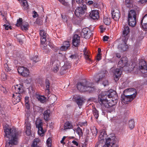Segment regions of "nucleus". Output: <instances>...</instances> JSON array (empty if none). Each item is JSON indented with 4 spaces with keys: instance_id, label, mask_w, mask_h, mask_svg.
<instances>
[{
    "instance_id": "52",
    "label": "nucleus",
    "mask_w": 147,
    "mask_h": 147,
    "mask_svg": "<svg viewBox=\"0 0 147 147\" xmlns=\"http://www.w3.org/2000/svg\"><path fill=\"white\" fill-rule=\"evenodd\" d=\"M5 69L6 71H10L11 69L9 68V67L8 66V65L6 64L5 65V66H4Z\"/></svg>"
},
{
    "instance_id": "59",
    "label": "nucleus",
    "mask_w": 147,
    "mask_h": 147,
    "mask_svg": "<svg viewBox=\"0 0 147 147\" xmlns=\"http://www.w3.org/2000/svg\"><path fill=\"white\" fill-rule=\"evenodd\" d=\"M72 142L75 145L77 146V147H78V143L77 142L74 140H73L72 141Z\"/></svg>"
},
{
    "instance_id": "26",
    "label": "nucleus",
    "mask_w": 147,
    "mask_h": 147,
    "mask_svg": "<svg viewBox=\"0 0 147 147\" xmlns=\"http://www.w3.org/2000/svg\"><path fill=\"white\" fill-rule=\"evenodd\" d=\"M103 22L106 25H108L110 24L111 22V19L110 18L105 16L103 19Z\"/></svg>"
},
{
    "instance_id": "44",
    "label": "nucleus",
    "mask_w": 147,
    "mask_h": 147,
    "mask_svg": "<svg viewBox=\"0 0 147 147\" xmlns=\"http://www.w3.org/2000/svg\"><path fill=\"white\" fill-rule=\"evenodd\" d=\"M69 57L71 59H75L78 58V56L77 54H74L71 55Z\"/></svg>"
},
{
    "instance_id": "7",
    "label": "nucleus",
    "mask_w": 147,
    "mask_h": 147,
    "mask_svg": "<svg viewBox=\"0 0 147 147\" xmlns=\"http://www.w3.org/2000/svg\"><path fill=\"white\" fill-rule=\"evenodd\" d=\"M128 20L129 26L133 27L136 25V15L134 10H131L129 11L128 15Z\"/></svg>"
},
{
    "instance_id": "43",
    "label": "nucleus",
    "mask_w": 147,
    "mask_h": 147,
    "mask_svg": "<svg viewBox=\"0 0 147 147\" xmlns=\"http://www.w3.org/2000/svg\"><path fill=\"white\" fill-rule=\"evenodd\" d=\"M36 22V24L39 25H41L42 24V20L41 18H37Z\"/></svg>"
},
{
    "instance_id": "41",
    "label": "nucleus",
    "mask_w": 147,
    "mask_h": 147,
    "mask_svg": "<svg viewBox=\"0 0 147 147\" xmlns=\"http://www.w3.org/2000/svg\"><path fill=\"white\" fill-rule=\"evenodd\" d=\"M23 22L22 19V18H20L17 21V23L16 24V26H21Z\"/></svg>"
},
{
    "instance_id": "62",
    "label": "nucleus",
    "mask_w": 147,
    "mask_h": 147,
    "mask_svg": "<svg viewBox=\"0 0 147 147\" xmlns=\"http://www.w3.org/2000/svg\"><path fill=\"white\" fill-rule=\"evenodd\" d=\"M99 138H100L101 139V140L104 139V136L102 134V133H101L100 134V135Z\"/></svg>"
},
{
    "instance_id": "19",
    "label": "nucleus",
    "mask_w": 147,
    "mask_h": 147,
    "mask_svg": "<svg viewBox=\"0 0 147 147\" xmlns=\"http://www.w3.org/2000/svg\"><path fill=\"white\" fill-rule=\"evenodd\" d=\"M112 14L113 18L115 20H118L120 16V13L118 10H114L112 12Z\"/></svg>"
},
{
    "instance_id": "60",
    "label": "nucleus",
    "mask_w": 147,
    "mask_h": 147,
    "mask_svg": "<svg viewBox=\"0 0 147 147\" xmlns=\"http://www.w3.org/2000/svg\"><path fill=\"white\" fill-rule=\"evenodd\" d=\"M147 0H139V2L142 3H143L146 2Z\"/></svg>"
},
{
    "instance_id": "53",
    "label": "nucleus",
    "mask_w": 147,
    "mask_h": 147,
    "mask_svg": "<svg viewBox=\"0 0 147 147\" xmlns=\"http://www.w3.org/2000/svg\"><path fill=\"white\" fill-rule=\"evenodd\" d=\"M84 57L86 60H88L90 61H91V60L89 58L88 54L84 55Z\"/></svg>"
},
{
    "instance_id": "14",
    "label": "nucleus",
    "mask_w": 147,
    "mask_h": 147,
    "mask_svg": "<svg viewBox=\"0 0 147 147\" xmlns=\"http://www.w3.org/2000/svg\"><path fill=\"white\" fill-rule=\"evenodd\" d=\"M18 73L24 77H27L29 74V71L27 68L23 66L19 67L18 69Z\"/></svg>"
},
{
    "instance_id": "57",
    "label": "nucleus",
    "mask_w": 147,
    "mask_h": 147,
    "mask_svg": "<svg viewBox=\"0 0 147 147\" xmlns=\"http://www.w3.org/2000/svg\"><path fill=\"white\" fill-rule=\"evenodd\" d=\"M144 20V22H145L147 23V18H144V17H143L141 21V23H142L143 21Z\"/></svg>"
},
{
    "instance_id": "22",
    "label": "nucleus",
    "mask_w": 147,
    "mask_h": 147,
    "mask_svg": "<svg viewBox=\"0 0 147 147\" xmlns=\"http://www.w3.org/2000/svg\"><path fill=\"white\" fill-rule=\"evenodd\" d=\"M120 69H120H117L114 72V74L115 76L114 80L116 82L118 80L121 74V71L120 70Z\"/></svg>"
},
{
    "instance_id": "55",
    "label": "nucleus",
    "mask_w": 147,
    "mask_h": 147,
    "mask_svg": "<svg viewBox=\"0 0 147 147\" xmlns=\"http://www.w3.org/2000/svg\"><path fill=\"white\" fill-rule=\"evenodd\" d=\"M109 38L108 36H105L103 37V40L104 41H107L108 40V39Z\"/></svg>"
},
{
    "instance_id": "34",
    "label": "nucleus",
    "mask_w": 147,
    "mask_h": 147,
    "mask_svg": "<svg viewBox=\"0 0 147 147\" xmlns=\"http://www.w3.org/2000/svg\"><path fill=\"white\" fill-rule=\"evenodd\" d=\"M112 102H113L111 101V102H108V103H110V106L108 108L109 109V110L111 111H113L115 110V104L116 103L115 102L114 103L112 104Z\"/></svg>"
},
{
    "instance_id": "17",
    "label": "nucleus",
    "mask_w": 147,
    "mask_h": 147,
    "mask_svg": "<svg viewBox=\"0 0 147 147\" xmlns=\"http://www.w3.org/2000/svg\"><path fill=\"white\" fill-rule=\"evenodd\" d=\"M80 36L78 34L74 35L72 40L73 45L76 47L79 45L80 42Z\"/></svg>"
},
{
    "instance_id": "23",
    "label": "nucleus",
    "mask_w": 147,
    "mask_h": 147,
    "mask_svg": "<svg viewBox=\"0 0 147 147\" xmlns=\"http://www.w3.org/2000/svg\"><path fill=\"white\" fill-rule=\"evenodd\" d=\"M139 67L141 69L147 70V65L145 60L142 59L140 60L139 63Z\"/></svg>"
},
{
    "instance_id": "38",
    "label": "nucleus",
    "mask_w": 147,
    "mask_h": 147,
    "mask_svg": "<svg viewBox=\"0 0 147 147\" xmlns=\"http://www.w3.org/2000/svg\"><path fill=\"white\" fill-rule=\"evenodd\" d=\"M45 83L46 86V89L47 91V92L49 93V88L50 86V83L49 81L48 80H46Z\"/></svg>"
},
{
    "instance_id": "50",
    "label": "nucleus",
    "mask_w": 147,
    "mask_h": 147,
    "mask_svg": "<svg viewBox=\"0 0 147 147\" xmlns=\"http://www.w3.org/2000/svg\"><path fill=\"white\" fill-rule=\"evenodd\" d=\"M1 77L3 81H4L6 79V76L4 73L2 74Z\"/></svg>"
},
{
    "instance_id": "47",
    "label": "nucleus",
    "mask_w": 147,
    "mask_h": 147,
    "mask_svg": "<svg viewBox=\"0 0 147 147\" xmlns=\"http://www.w3.org/2000/svg\"><path fill=\"white\" fill-rule=\"evenodd\" d=\"M59 2L61 3L62 4L64 5L67 6L68 5V3L65 1V0H58Z\"/></svg>"
},
{
    "instance_id": "48",
    "label": "nucleus",
    "mask_w": 147,
    "mask_h": 147,
    "mask_svg": "<svg viewBox=\"0 0 147 147\" xmlns=\"http://www.w3.org/2000/svg\"><path fill=\"white\" fill-rule=\"evenodd\" d=\"M102 84L104 86H108L109 84V83L108 80H107L105 79L104 80L102 83Z\"/></svg>"
},
{
    "instance_id": "49",
    "label": "nucleus",
    "mask_w": 147,
    "mask_h": 147,
    "mask_svg": "<svg viewBox=\"0 0 147 147\" xmlns=\"http://www.w3.org/2000/svg\"><path fill=\"white\" fill-rule=\"evenodd\" d=\"M33 60L34 62L35 63L38 62L39 61V59L38 58V57L37 56H35L33 58Z\"/></svg>"
},
{
    "instance_id": "61",
    "label": "nucleus",
    "mask_w": 147,
    "mask_h": 147,
    "mask_svg": "<svg viewBox=\"0 0 147 147\" xmlns=\"http://www.w3.org/2000/svg\"><path fill=\"white\" fill-rule=\"evenodd\" d=\"M76 1L78 4H82L83 2V0H76Z\"/></svg>"
},
{
    "instance_id": "33",
    "label": "nucleus",
    "mask_w": 147,
    "mask_h": 147,
    "mask_svg": "<svg viewBox=\"0 0 147 147\" xmlns=\"http://www.w3.org/2000/svg\"><path fill=\"white\" fill-rule=\"evenodd\" d=\"M64 129L63 130L70 129L72 128V126L71 123L69 122H66L64 125Z\"/></svg>"
},
{
    "instance_id": "11",
    "label": "nucleus",
    "mask_w": 147,
    "mask_h": 147,
    "mask_svg": "<svg viewBox=\"0 0 147 147\" xmlns=\"http://www.w3.org/2000/svg\"><path fill=\"white\" fill-rule=\"evenodd\" d=\"M36 127L38 129V133L41 136H42L44 133L42 126L43 123L41 119L39 118H38L36 122Z\"/></svg>"
},
{
    "instance_id": "45",
    "label": "nucleus",
    "mask_w": 147,
    "mask_h": 147,
    "mask_svg": "<svg viewBox=\"0 0 147 147\" xmlns=\"http://www.w3.org/2000/svg\"><path fill=\"white\" fill-rule=\"evenodd\" d=\"M142 24L141 23L143 29L145 31H147V23L144 22L143 24Z\"/></svg>"
},
{
    "instance_id": "32",
    "label": "nucleus",
    "mask_w": 147,
    "mask_h": 147,
    "mask_svg": "<svg viewBox=\"0 0 147 147\" xmlns=\"http://www.w3.org/2000/svg\"><path fill=\"white\" fill-rule=\"evenodd\" d=\"M105 73H103L100 74V75L99 76V78H98V76H97V77H98L97 78H95L94 80L95 81L98 82L100 80L102 79L105 76Z\"/></svg>"
},
{
    "instance_id": "9",
    "label": "nucleus",
    "mask_w": 147,
    "mask_h": 147,
    "mask_svg": "<svg viewBox=\"0 0 147 147\" xmlns=\"http://www.w3.org/2000/svg\"><path fill=\"white\" fill-rule=\"evenodd\" d=\"M53 71L54 72H57L59 70L60 62L55 57H52L50 62Z\"/></svg>"
},
{
    "instance_id": "29",
    "label": "nucleus",
    "mask_w": 147,
    "mask_h": 147,
    "mask_svg": "<svg viewBox=\"0 0 147 147\" xmlns=\"http://www.w3.org/2000/svg\"><path fill=\"white\" fill-rule=\"evenodd\" d=\"M29 97L26 96L25 98V102L26 108L29 110L30 108V105L29 102Z\"/></svg>"
},
{
    "instance_id": "51",
    "label": "nucleus",
    "mask_w": 147,
    "mask_h": 147,
    "mask_svg": "<svg viewBox=\"0 0 147 147\" xmlns=\"http://www.w3.org/2000/svg\"><path fill=\"white\" fill-rule=\"evenodd\" d=\"M3 26L5 27V29L6 30H8L9 28L10 29H11V27L10 26H9L8 25H7L5 24H4L3 25Z\"/></svg>"
},
{
    "instance_id": "37",
    "label": "nucleus",
    "mask_w": 147,
    "mask_h": 147,
    "mask_svg": "<svg viewBox=\"0 0 147 147\" xmlns=\"http://www.w3.org/2000/svg\"><path fill=\"white\" fill-rule=\"evenodd\" d=\"M92 111L93 114L95 117L96 119H97L99 116L98 111L95 108L93 109Z\"/></svg>"
},
{
    "instance_id": "4",
    "label": "nucleus",
    "mask_w": 147,
    "mask_h": 147,
    "mask_svg": "<svg viewBox=\"0 0 147 147\" xmlns=\"http://www.w3.org/2000/svg\"><path fill=\"white\" fill-rule=\"evenodd\" d=\"M127 90L128 92H132V94L130 95H125L124 94L121 97V100L122 102L125 103L127 104L128 102H130L132 101L135 97L137 94L136 90L134 88H129L126 89L125 91H126Z\"/></svg>"
},
{
    "instance_id": "25",
    "label": "nucleus",
    "mask_w": 147,
    "mask_h": 147,
    "mask_svg": "<svg viewBox=\"0 0 147 147\" xmlns=\"http://www.w3.org/2000/svg\"><path fill=\"white\" fill-rule=\"evenodd\" d=\"M124 29L123 31V36L124 38L127 36L130 32V30L129 27L127 25H125L123 27Z\"/></svg>"
},
{
    "instance_id": "63",
    "label": "nucleus",
    "mask_w": 147,
    "mask_h": 147,
    "mask_svg": "<svg viewBox=\"0 0 147 147\" xmlns=\"http://www.w3.org/2000/svg\"><path fill=\"white\" fill-rule=\"evenodd\" d=\"M93 5L95 7H97L98 6V4L96 2H94V3H93Z\"/></svg>"
},
{
    "instance_id": "12",
    "label": "nucleus",
    "mask_w": 147,
    "mask_h": 147,
    "mask_svg": "<svg viewBox=\"0 0 147 147\" xmlns=\"http://www.w3.org/2000/svg\"><path fill=\"white\" fill-rule=\"evenodd\" d=\"M129 65L128 59L125 57L121 58L118 63V67L121 69L128 67Z\"/></svg>"
},
{
    "instance_id": "2",
    "label": "nucleus",
    "mask_w": 147,
    "mask_h": 147,
    "mask_svg": "<svg viewBox=\"0 0 147 147\" xmlns=\"http://www.w3.org/2000/svg\"><path fill=\"white\" fill-rule=\"evenodd\" d=\"M12 90L14 92L13 97L15 99V101L18 103L20 101L24 94L23 86L20 84L12 86Z\"/></svg>"
},
{
    "instance_id": "6",
    "label": "nucleus",
    "mask_w": 147,
    "mask_h": 147,
    "mask_svg": "<svg viewBox=\"0 0 147 147\" xmlns=\"http://www.w3.org/2000/svg\"><path fill=\"white\" fill-rule=\"evenodd\" d=\"M106 94V93H101L98 96V102L103 108H109L110 106V103H108L107 97L105 94Z\"/></svg>"
},
{
    "instance_id": "20",
    "label": "nucleus",
    "mask_w": 147,
    "mask_h": 147,
    "mask_svg": "<svg viewBox=\"0 0 147 147\" xmlns=\"http://www.w3.org/2000/svg\"><path fill=\"white\" fill-rule=\"evenodd\" d=\"M25 124L26 127V134L28 136H29L31 133V124L28 120H26L25 122Z\"/></svg>"
},
{
    "instance_id": "15",
    "label": "nucleus",
    "mask_w": 147,
    "mask_h": 147,
    "mask_svg": "<svg viewBox=\"0 0 147 147\" xmlns=\"http://www.w3.org/2000/svg\"><path fill=\"white\" fill-rule=\"evenodd\" d=\"M92 34L91 32L88 28H84L83 29L81 33V35L82 37L86 39L89 38Z\"/></svg>"
},
{
    "instance_id": "13",
    "label": "nucleus",
    "mask_w": 147,
    "mask_h": 147,
    "mask_svg": "<svg viewBox=\"0 0 147 147\" xmlns=\"http://www.w3.org/2000/svg\"><path fill=\"white\" fill-rule=\"evenodd\" d=\"M104 93H106V96L109 98H112V102L115 101V103H117L118 98L117 95L115 91H113L110 92H105Z\"/></svg>"
},
{
    "instance_id": "42",
    "label": "nucleus",
    "mask_w": 147,
    "mask_h": 147,
    "mask_svg": "<svg viewBox=\"0 0 147 147\" xmlns=\"http://www.w3.org/2000/svg\"><path fill=\"white\" fill-rule=\"evenodd\" d=\"M66 70L64 67H62L60 70V74L61 75H63L66 72Z\"/></svg>"
},
{
    "instance_id": "3",
    "label": "nucleus",
    "mask_w": 147,
    "mask_h": 147,
    "mask_svg": "<svg viewBox=\"0 0 147 147\" xmlns=\"http://www.w3.org/2000/svg\"><path fill=\"white\" fill-rule=\"evenodd\" d=\"M77 88L79 90L82 92L88 91L91 92L94 90V88L92 86V83L86 80L78 83Z\"/></svg>"
},
{
    "instance_id": "64",
    "label": "nucleus",
    "mask_w": 147,
    "mask_h": 147,
    "mask_svg": "<svg viewBox=\"0 0 147 147\" xmlns=\"http://www.w3.org/2000/svg\"><path fill=\"white\" fill-rule=\"evenodd\" d=\"M103 147H112V146L109 145H108V144H107L105 143V144L104 145Z\"/></svg>"
},
{
    "instance_id": "40",
    "label": "nucleus",
    "mask_w": 147,
    "mask_h": 147,
    "mask_svg": "<svg viewBox=\"0 0 147 147\" xmlns=\"http://www.w3.org/2000/svg\"><path fill=\"white\" fill-rule=\"evenodd\" d=\"M49 99L50 100L51 102L53 104V102H54L56 101L57 99V98L56 96H55L53 95L52 96H50L49 97Z\"/></svg>"
},
{
    "instance_id": "54",
    "label": "nucleus",
    "mask_w": 147,
    "mask_h": 147,
    "mask_svg": "<svg viewBox=\"0 0 147 147\" xmlns=\"http://www.w3.org/2000/svg\"><path fill=\"white\" fill-rule=\"evenodd\" d=\"M97 60L99 61L101 59V54H98L96 57Z\"/></svg>"
},
{
    "instance_id": "5",
    "label": "nucleus",
    "mask_w": 147,
    "mask_h": 147,
    "mask_svg": "<svg viewBox=\"0 0 147 147\" xmlns=\"http://www.w3.org/2000/svg\"><path fill=\"white\" fill-rule=\"evenodd\" d=\"M40 34L41 36V44L40 47L45 52L48 53L50 51L49 49V47H50L49 45H48L46 44H45L46 41V38L47 36V34L44 31L41 30L40 31Z\"/></svg>"
},
{
    "instance_id": "30",
    "label": "nucleus",
    "mask_w": 147,
    "mask_h": 147,
    "mask_svg": "<svg viewBox=\"0 0 147 147\" xmlns=\"http://www.w3.org/2000/svg\"><path fill=\"white\" fill-rule=\"evenodd\" d=\"M19 1H21L22 3V5L23 6L24 8L25 9H28L29 7L28 4L26 0H18Z\"/></svg>"
},
{
    "instance_id": "56",
    "label": "nucleus",
    "mask_w": 147,
    "mask_h": 147,
    "mask_svg": "<svg viewBox=\"0 0 147 147\" xmlns=\"http://www.w3.org/2000/svg\"><path fill=\"white\" fill-rule=\"evenodd\" d=\"M33 13L34 14V15H33V18H36L38 16V15L37 14V12H36L35 11H33Z\"/></svg>"
},
{
    "instance_id": "1",
    "label": "nucleus",
    "mask_w": 147,
    "mask_h": 147,
    "mask_svg": "<svg viewBox=\"0 0 147 147\" xmlns=\"http://www.w3.org/2000/svg\"><path fill=\"white\" fill-rule=\"evenodd\" d=\"M4 131L5 135V147H12L18 144L20 132L16 128L14 127L10 128L5 127Z\"/></svg>"
},
{
    "instance_id": "10",
    "label": "nucleus",
    "mask_w": 147,
    "mask_h": 147,
    "mask_svg": "<svg viewBox=\"0 0 147 147\" xmlns=\"http://www.w3.org/2000/svg\"><path fill=\"white\" fill-rule=\"evenodd\" d=\"M82 5L78 7L75 11L76 15L78 17H81L84 14L87 10V7L86 5L82 4Z\"/></svg>"
},
{
    "instance_id": "36",
    "label": "nucleus",
    "mask_w": 147,
    "mask_h": 147,
    "mask_svg": "<svg viewBox=\"0 0 147 147\" xmlns=\"http://www.w3.org/2000/svg\"><path fill=\"white\" fill-rule=\"evenodd\" d=\"M37 98L38 100L41 102L43 103L45 101L46 98L44 96L38 95L37 96Z\"/></svg>"
},
{
    "instance_id": "39",
    "label": "nucleus",
    "mask_w": 147,
    "mask_h": 147,
    "mask_svg": "<svg viewBox=\"0 0 147 147\" xmlns=\"http://www.w3.org/2000/svg\"><path fill=\"white\" fill-rule=\"evenodd\" d=\"M76 131L80 137L82 136L83 132L82 130L79 127H78L76 129Z\"/></svg>"
},
{
    "instance_id": "8",
    "label": "nucleus",
    "mask_w": 147,
    "mask_h": 147,
    "mask_svg": "<svg viewBox=\"0 0 147 147\" xmlns=\"http://www.w3.org/2000/svg\"><path fill=\"white\" fill-rule=\"evenodd\" d=\"M128 38L126 37L124 39H119L118 40L119 42L118 48L121 52H123L128 49L129 46L127 44V40Z\"/></svg>"
},
{
    "instance_id": "27",
    "label": "nucleus",
    "mask_w": 147,
    "mask_h": 147,
    "mask_svg": "<svg viewBox=\"0 0 147 147\" xmlns=\"http://www.w3.org/2000/svg\"><path fill=\"white\" fill-rule=\"evenodd\" d=\"M50 111L49 110H47L45 111L43 114L44 116V119L46 120H48L49 117Z\"/></svg>"
},
{
    "instance_id": "24",
    "label": "nucleus",
    "mask_w": 147,
    "mask_h": 147,
    "mask_svg": "<svg viewBox=\"0 0 147 147\" xmlns=\"http://www.w3.org/2000/svg\"><path fill=\"white\" fill-rule=\"evenodd\" d=\"M63 45L60 48V50L61 51H65L67 50L70 46V43L69 41H65L64 42Z\"/></svg>"
},
{
    "instance_id": "35",
    "label": "nucleus",
    "mask_w": 147,
    "mask_h": 147,
    "mask_svg": "<svg viewBox=\"0 0 147 147\" xmlns=\"http://www.w3.org/2000/svg\"><path fill=\"white\" fill-rule=\"evenodd\" d=\"M128 125L129 128L131 129H133L135 126L134 120L132 119L130 120L129 122Z\"/></svg>"
},
{
    "instance_id": "18",
    "label": "nucleus",
    "mask_w": 147,
    "mask_h": 147,
    "mask_svg": "<svg viewBox=\"0 0 147 147\" xmlns=\"http://www.w3.org/2000/svg\"><path fill=\"white\" fill-rule=\"evenodd\" d=\"M99 13L97 10L92 11L89 15L90 17L93 20L98 19L99 18Z\"/></svg>"
},
{
    "instance_id": "31",
    "label": "nucleus",
    "mask_w": 147,
    "mask_h": 147,
    "mask_svg": "<svg viewBox=\"0 0 147 147\" xmlns=\"http://www.w3.org/2000/svg\"><path fill=\"white\" fill-rule=\"evenodd\" d=\"M39 140L38 138H36L34 140L32 145V147H41L38 146L37 144L39 142Z\"/></svg>"
},
{
    "instance_id": "58",
    "label": "nucleus",
    "mask_w": 147,
    "mask_h": 147,
    "mask_svg": "<svg viewBox=\"0 0 147 147\" xmlns=\"http://www.w3.org/2000/svg\"><path fill=\"white\" fill-rule=\"evenodd\" d=\"M66 138V137L64 136L62 140L61 141V143L63 144L64 145L65 144V142L63 141L64 140H65Z\"/></svg>"
},
{
    "instance_id": "16",
    "label": "nucleus",
    "mask_w": 147,
    "mask_h": 147,
    "mask_svg": "<svg viewBox=\"0 0 147 147\" xmlns=\"http://www.w3.org/2000/svg\"><path fill=\"white\" fill-rule=\"evenodd\" d=\"M117 139L115 136L109 137L106 139L105 143L112 147L117 141Z\"/></svg>"
},
{
    "instance_id": "28",
    "label": "nucleus",
    "mask_w": 147,
    "mask_h": 147,
    "mask_svg": "<svg viewBox=\"0 0 147 147\" xmlns=\"http://www.w3.org/2000/svg\"><path fill=\"white\" fill-rule=\"evenodd\" d=\"M28 23L26 22H22V24L21 25V28L22 30H26L28 29Z\"/></svg>"
},
{
    "instance_id": "46",
    "label": "nucleus",
    "mask_w": 147,
    "mask_h": 147,
    "mask_svg": "<svg viewBox=\"0 0 147 147\" xmlns=\"http://www.w3.org/2000/svg\"><path fill=\"white\" fill-rule=\"evenodd\" d=\"M51 139L50 138H49L47 140V143L48 147H51Z\"/></svg>"
},
{
    "instance_id": "21",
    "label": "nucleus",
    "mask_w": 147,
    "mask_h": 147,
    "mask_svg": "<svg viewBox=\"0 0 147 147\" xmlns=\"http://www.w3.org/2000/svg\"><path fill=\"white\" fill-rule=\"evenodd\" d=\"M74 99L76 100V103L79 107L81 106L84 102V99L80 96H74Z\"/></svg>"
}]
</instances>
